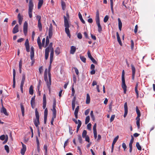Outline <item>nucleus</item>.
Returning <instances> with one entry per match:
<instances>
[{
	"label": "nucleus",
	"instance_id": "obj_1",
	"mask_svg": "<svg viewBox=\"0 0 155 155\" xmlns=\"http://www.w3.org/2000/svg\"><path fill=\"white\" fill-rule=\"evenodd\" d=\"M52 43H50L47 48L45 51V59L47 60L48 57L49 51H51L50 56H54V50L52 47Z\"/></svg>",
	"mask_w": 155,
	"mask_h": 155
},
{
	"label": "nucleus",
	"instance_id": "obj_2",
	"mask_svg": "<svg viewBox=\"0 0 155 155\" xmlns=\"http://www.w3.org/2000/svg\"><path fill=\"white\" fill-rule=\"evenodd\" d=\"M64 25L65 27V31L67 34L68 36L70 38L71 36L70 34V30L69 29V25L68 22V21L65 16H64Z\"/></svg>",
	"mask_w": 155,
	"mask_h": 155
},
{
	"label": "nucleus",
	"instance_id": "obj_3",
	"mask_svg": "<svg viewBox=\"0 0 155 155\" xmlns=\"http://www.w3.org/2000/svg\"><path fill=\"white\" fill-rule=\"evenodd\" d=\"M122 83L121 84V87L123 89L124 93L125 94L127 90V86L125 82V72L124 70H123L122 72Z\"/></svg>",
	"mask_w": 155,
	"mask_h": 155
},
{
	"label": "nucleus",
	"instance_id": "obj_4",
	"mask_svg": "<svg viewBox=\"0 0 155 155\" xmlns=\"http://www.w3.org/2000/svg\"><path fill=\"white\" fill-rule=\"evenodd\" d=\"M34 4L32 0H29L28 4V14L30 18L32 17V12Z\"/></svg>",
	"mask_w": 155,
	"mask_h": 155
},
{
	"label": "nucleus",
	"instance_id": "obj_5",
	"mask_svg": "<svg viewBox=\"0 0 155 155\" xmlns=\"http://www.w3.org/2000/svg\"><path fill=\"white\" fill-rule=\"evenodd\" d=\"M35 116L36 117V119L34 121V123L35 126L38 128H39L38 125L40 124L39 122V113L37 111V109L35 110Z\"/></svg>",
	"mask_w": 155,
	"mask_h": 155
},
{
	"label": "nucleus",
	"instance_id": "obj_6",
	"mask_svg": "<svg viewBox=\"0 0 155 155\" xmlns=\"http://www.w3.org/2000/svg\"><path fill=\"white\" fill-rule=\"evenodd\" d=\"M87 132L86 130H84L82 133V136L83 138L85 139L86 141L87 142H89V137L87 135Z\"/></svg>",
	"mask_w": 155,
	"mask_h": 155
},
{
	"label": "nucleus",
	"instance_id": "obj_7",
	"mask_svg": "<svg viewBox=\"0 0 155 155\" xmlns=\"http://www.w3.org/2000/svg\"><path fill=\"white\" fill-rule=\"evenodd\" d=\"M53 26L52 24H51L50 26L49 29V32H48V36L49 38H51L53 35Z\"/></svg>",
	"mask_w": 155,
	"mask_h": 155
},
{
	"label": "nucleus",
	"instance_id": "obj_8",
	"mask_svg": "<svg viewBox=\"0 0 155 155\" xmlns=\"http://www.w3.org/2000/svg\"><path fill=\"white\" fill-rule=\"evenodd\" d=\"M49 77V81H48V80L47 79V81H45L46 82L47 85L48 87L49 88L50 86V85H51V73H49L48 75Z\"/></svg>",
	"mask_w": 155,
	"mask_h": 155
},
{
	"label": "nucleus",
	"instance_id": "obj_9",
	"mask_svg": "<svg viewBox=\"0 0 155 155\" xmlns=\"http://www.w3.org/2000/svg\"><path fill=\"white\" fill-rule=\"evenodd\" d=\"M25 45L27 51L29 52L30 51V46L29 44V41L28 39H27L26 40Z\"/></svg>",
	"mask_w": 155,
	"mask_h": 155
},
{
	"label": "nucleus",
	"instance_id": "obj_10",
	"mask_svg": "<svg viewBox=\"0 0 155 155\" xmlns=\"http://www.w3.org/2000/svg\"><path fill=\"white\" fill-rule=\"evenodd\" d=\"M22 145V148L21 150V154L22 155H24L25 152L26 150V146L22 143L21 142Z\"/></svg>",
	"mask_w": 155,
	"mask_h": 155
},
{
	"label": "nucleus",
	"instance_id": "obj_11",
	"mask_svg": "<svg viewBox=\"0 0 155 155\" xmlns=\"http://www.w3.org/2000/svg\"><path fill=\"white\" fill-rule=\"evenodd\" d=\"M53 56H50V64L48 68V75H49V73H50V71L51 68V64L53 61Z\"/></svg>",
	"mask_w": 155,
	"mask_h": 155
},
{
	"label": "nucleus",
	"instance_id": "obj_12",
	"mask_svg": "<svg viewBox=\"0 0 155 155\" xmlns=\"http://www.w3.org/2000/svg\"><path fill=\"white\" fill-rule=\"evenodd\" d=\"M28 23L26 21H25L24 24L23 26V31L24 33L26 35L27 31Z\"/></svg>",
	"mask_w": 155,
	"mask_h": 155
},
{
	"label": "nucleus",
	"instance_id": "obj_13",
	"mask_svg": "<svg viewBox=\"0 0 155 155\" xmlns=\"http://www.w3.org/2000/svg\"><path fill=\"white\" fill-rule=\"evenodd\" d=\"M131 69L132 70V78L133 80H134L135 72V68L133 64L131 65Z\"/></svg>",
	"mask_w": 155,
	"mask_h": 155
},
{
	"label": "nucleus",
	"instance_id": "obj_14",
	"mask_svg": "<svg viewBox=\"0 0 155 155\" xmlns=\"http://www.w3.org/2000/svg\"><path fill=\"white\" fill-rule=\"evenodd\" d=\"M18 22L19 25H21L23 19V18L22 16L21 15L20 13H19L18 15Z\"/></svg>",
	"mask_w": 155,
	"mask_h": 155
},
{
	"label": "nucleus",
	"instance_id": "obj_15",
	"mask_svg": "<svg viewBox=\"0 0 155 155\" xmlns=\"http://www.w3.org/2000/svg\"><path fill=\"white\" fill-rule=\"evenodd\" d=\"M18 25H16L13 28L12 32L13 34H15L18 32Z\"/></svg>",
	"mask_w": 155,
	"mask_h": 155
},
{
	"label": "nucleus",
	"instance_id": "obj_16",
	"mask_svg": "<svg viewBox=\"0 0 155 155\" xmlns=\"http://www.w3.org/2000/svg\"><path fill=\"white\" fill-rule=\"evenodd\" d=\"M79 109V106L77 107L75 109L74 114L76 119L78 118V113Z\"/></svg>",
	"mask_w": 155,
	"mask_h": 155
},
{
	"label": "nucleus",
	"instance_id": "obj_17",
	"mask_svg": "<svg viewBox=\"0 0 155 155\" xmlns=\"http://www.w3.org/2000/svg\"><path fill=\"white\" fill-rule=\"evenodd\" d=\"M76 50V47L74 46H72L71 47V50L70 53L71 54H74Z\"/></svg>",
	"mask_w": 155,
	"mask_h": 155
},
{
	"label": "nucleus",
	"instance_id": "obj_18",
	"mask_svg": "<svg viewBox=\"0 0 155 155\" xmlns=\"http://www.w3.org/2000/svg\"><path fill=\"white\" fill-rule=\"evenodd\" d=\"M1 113H3L5 115L8 116V115L6 109L3 106L1 109Z\"/></svg>",
	"mask_w": 155,
	"mask_h": 155
},
{
	"label": "nucleus",
	"instance_id": "obj_19",
	"mask_svg": "<svg viewBox=\"0 0 155 155\" xmlns=\"http://www.w3.org/2000/svg\"><path fill=\"white\" fill-rule=\"evenodd\" d=\"M37 43L38 45L39 49H42V45L41 42V39L39 37L37 38Z\"/></svg>",
	"mask_w": 155,
	"mask_h": 155
},
{
	"label": "nucleus",
	"instance_id": "obj_20",
	"mask_svg": "<svg viewBox=\"0 0 155 155\" xmlns=\"http://www.w3.org/2000/svg\"><path fill=\"white\" fill-rule=\"evenodd\" d=\"M35 96H34L31 98V104L32 107L33 108L35 106Z\"/></svg>",
	"mask_w": 155,
	"mask_h": 155
},
{
	"label": "nucleus",
	"instance_id": "obj_21",
	"mask_svg": "<svg viewBox=\"0 0 155 155\" xmlns=\"http://www.w3.org/2000/svg\"><path fill=\"white\" fill-rule=\"evenodd\" d=\"M116 35H117V41H118L119 43V44L121 46V45H122V43L121 41L120 40V37L119 36V33L118 32H116Z\"/></svg>",
	"mask_w": 155,
	"mask_h": 155
},
{
	"label": "nucleus",
	"instance_id": "obj_22",
	"mask_svg": "<svg viewBox=\"0 0 155 155\" xmlns=\"http://www.w3.org/2000/svg\"><path fill=\"white\" fill-rule=\"evenodd\" d=\"M90 101V97L88 94H87L86 95V103L87 104H89Z\"/></svg>",
	"mask_w": 155,
	"mask_h": 155
},
{
	"label": "nucleus",
	"instance_id": "obj_23",
	"mask_svg": "<svg viewBox=\"0 0 155 155\" xmlns=\"http://www.w3.org/2000/svg\"><path fill=\"white\" fill-rule=\"evenodd\" d=\"M118 21L119 29L120 31H121L122 27V23L120 18H118Z\"/></svg>",
	"mask_w": 155,
	"mask_h": 155
},
{
	"label": "nucleus",
	"instance_id": "obj_24",
	"mask_svg": "<svg viewBox=\"0 0 155 155\" xmlns=\"http://www.w3.org/2000/svg\"><path fill=\"white\" fill-rule=\"evenodd\" d=\"M47 75H48V69L46 68L45 69V73H44V80L45 81H47Z\"/></svg>",
	"mask_w": 155,
	"mask_h": 155
},
{
	"label": "nucleus",
	"instance_id": "obj_25",
	"mask_svg": "<svg viewBox=\"0 0 155 155\" xmlns=\"http://www.w3.org/2000/svg\"><path fill=\"white\" fill-rule=\"evenodd\" d=\"M78 16L79 17V18L81 21V22L84 24L85 23V21H84V20L83 19L82 16L80 13L79 12L78 13Z\"/></svg>",
	"mask_w": 155,
	"mask_h": 155
},
{
	"label": "nucleus",
	"instance_id": "obj_26",
	"mask_svg": "<svg viewBox=\"0 0 155 155\" xmlns=\"http://www.w3.org/2000/svg\"><path fill=\"white\" fill-rule=\"evenodd\" d=\"M136 111L137 115V116L136 118H140L141 116V114L140 111L138 109L137 107H136Z\"/></svg>",
	"mask_w": 155,
	"mask_h": 155
},
{
	"label": "nucleus",
	"instance_id": "obj_27",
	"mask_svg": "<svg viewBox=\"0 0 155 155\" xmlns=\"http://www.w3.org/2000/svg\"><path fill=\"white\" fill-rule=\"evenodd\" d=\"M98 27V31L99 32L101 33L102 31V28L100 24V23H96Z\"/></svg>",
	"mask_w": 155,
	"mask_h": 155
},
{
	"label": "nucleus",
	"instance_id": "obj_28",
	"mask_svg": "<svg viewBox=\"0 0 155 155\" xmlns=\"http://www.w3.org/2000/svg\"><path fill=\"white\" fill-rule=\"evenodd\" d=\"M119 138V136H117L114 139L113 143L112 144V146L114 147V145L117 141Z\"/></svg>",
	"mask_w": 155,
	"mask_h": 155
},
{
	"label": "nucleus",
	"instance_id": "obj_29",
	"mask_svg": "<svg viewBox=\"0 0 155 155\" xmlns=\"http://www.w3.org/2000/svg\"><path fill=\"white\" fill-rule=\"evenodd\" d=\"M78 125L77 126V130H76L77 133L78 132L79 130V129L81 125V121L80 120H78Z\"/></svg>",
	"mask_w": 155,
	"mask_h": 155
},
{
	"label": "nucleus",
	"instance_id": "obj_30",
	"mask_svg": "<svg viewBox=\"0 0 155 155\" xmlns=\"http://www.w3.org/2000/svg\"><path fill=\"white\" fill-rule=\"evenodd\" d=\"M39 2L38 3V9H40L41 6H42L43 2V0H39Z\"/></svg>",
	"mask_w": 155,
	"mask_h": 155
},
{
	"label": "nucleus",
	"instance_id": "obj_31",
	"mask_svg": "<svg viewBox=\"0 0 155 155\" xmlns=\"http://www.w3.org/2000/svg\"><path fill=\"white\" fill-rule=\"evenodd\" d=\"M136 120H137L136 124L138 129H139L140 127V118H136Z\"/></svg>",
	"mask_w": 155,
	"mask_h": 155
},
{
	"label": "nucleus",
	"instance_id": "obj_32",
	"mask_svg": "<svg viewBox=\"0 0 155 155\" xmlns=\"http://www.w3.org/2000/svg\"><path fill=\"white\" fill-rule=\"evenodd\" d=\"M29 93L31 95H32L33 94V86L31 85L29 89Z\"/></svg>",
	"mask_w": 155,
	"mask_h": 155
},
{
	"label": "nucleus",
	"instance_id": "obj_33",
	"mask_svg": "<svg viewBox=\"0 0 155 155\" xmlns=\"http://www.w3.org/2000/svg\"><path fill=\"white\" fill-rule=\"evenodd\" d=\"M110 3L111 9L112 12L113 13H114V11L113 9V0H110Z\"/></svg>",
	"mask_w": 155,
	"mask_h": 155
},
{
	"label": "nucleus",
	"instance_id": "obj_34",
	"mask_svg": "<svg viewBox=\"0 0 155 155\" xmlns=\"http://www.w3.org/2000/svg\"><path fill=\"white\" fill-rule=\"evenodd\" d=\"M49 37L48 36H47L46 38V43H45V47H46L48 45L49 43Z\"/></svg>",
	"mask_w": 155,
	"mask_h": 155
},
{
	"label": "nucleus",
	"instance_id": "obj_35",
	"mask_svg": "<svg viewBox=\"0 0 155 155\" xmlns=\"http://www.w3.org/2000/svg\"><path fill=\"white\" fill-rule=\"evenodd\" d=\"M136 146L137 149L139 150H141L142 148H141V146H140V145L139 144V143L138 142H137L136 143Z\"/></svg>",
	"mask_w": 155,
	"mask_h": 155
},
{
	"label": "nucleus",
	"instance_id": "obj_36",
	"mask_svg": "<svg viewBox=\"0 0 155 155\" xmlns=\"http://www.w3.org/2000/svg\"><path fill=\"white\" fill-rule=\"evenodd\" d=\"M61 6L62 9L64 10L66 8V4L63 1L61 2Z\"/></svg>",
	"mask_w": 155,
	"mask_h": 155
},
{
	"label": "nucleus",
	"instance_id": "obj_37",
	"mask_svg": "<svg viewBox=\"0 0 155 155\" xmlns=\"http://www.w3.org/2000/svg\"><path fill=\"white\" fill-rule=\"evenodd\" d=\"M90 117L89 116H88L86 117V119H85V124H88L89 123V122L90 121Z\"/></svg>",
	"mask_w": 155,
	"mask_h": 155
},
{
	"label": "nucleus",
	"instance_id": "obj_38",
	"mask_svg": "<svg viewBox=\"0 0 155 155\" xmlns=\"http://www.w3.org/2000/svg\"><path fill=\"white\" fill-rule=\"evenodd\" d=\"M60 48L59 47L57 48L54 51L55 53L58 55L60 54Z\"/></svg>",
	"mask_w": 155,
	"mask_h": 155
},
{
	"label": "nucleus",
	"instance_id": "obj_39",
	"mask_svg": "<svg viewBox=\"0 0 155 155\" xmlns=\"http://www.w3.org/2000/svg\"><path fill=\"white\" fill-rule=\"evenodd\" d=\"M51 110L53 112V115L56 116V108H52Z\"/></svg>",
	"mask_w": 155,
	"mask_h": 155
},
{
	"label": "nucleus",
	"instance_id": "obj_40",
	"mask_svg": "<svg viewBox=\"0 0 155 155\" xmlns=\"http://www.w3.org/2000/svg\"><path fill=\"white\" fill-rule=\"evenodd\" d=\"M90 115L92 120L94 121L95 120V117L93 115V111H91L90 113Z\"/></svg>",
	"mask_w": 155,
	"mask_h": 155
},
{
	"label": "nucleus",
	"instance_id": "obj_41",
	"mask_svg": "<svg viewBox=\"0 0 155 155\" xmlns=\"http://www.w3.org/2000/svg\"><path fill=\"white\" fill-rule=\"evenodd\" d=\"M16 75V71L15 70L13 69V81H15V77Z\"/></svg>",
	"mask_w": 155,
	"mask_h": 155
},
{
	"label": "nucleus",
	"instance_id": "obj_42",
	"mask_svg": "<svg viewBox=\"0 0 155 155\" xmlns=\"http://www.w3.org/2000/svg\"><path fill=\"white\" fill-rule=\"evenodd\" d=\"M80 58L81 60L84 63L86 62V59L83 56H80Z\"/></svg>",
	"mask_w": 155,
	"mask_h": 155
},
{
	"label": "nucleus",
	"instance_id": "obj_43",
	"mask_svg": "<svg viewBox=\"0 0 155 155\" xmlns=\"http://www.w3.org/2000/svg\"><path fill=\"white\" fill-rule=\"evenodd\" d=\"M38 27L40 31H41L42 30V25L41 23H38Z\"/></svg>",
	"mask_w": 155,
	"mask_h": 155
},
{
	"label": "nucleus",
	"instance_id": "obj_44",
	"mask_svg": "<svg viewBox=\"0 0 155 155\" xmlns=\"http://www.w3.org/2000/svg\"><path fill=\"white\" fill-rule=\"evenodd\" d=\"M56 116L53 115L52 117L51 118V124L52 125H53V122L54 119L56 118Z\"/></svg>",
	"mask_w": 155,
	"mask_h": 155
},
{
	"label": "nucleus",
	"instance_id": "obj_45",
	"mask_svg": "<svg viewBox=\"0 0 155 155\" xmlns=\"http://www.w3.org/2000/svg\"><path fill=\"white\" fill-rule=\"evenodd\" d=\"M109 19V17L108 16L106 15L104 18V22L106 23V22Z\"/></svg>",
	"mask_w": 155,
	"mask_h": 155
},
{
	"label": "nucleus",
	"instance_id": "obj_46",
	"mask_svg": "<svg viewBox=\"0 0 155 155\" xmlns=\"http://www.w3.org/2000/svg\"><path fill=\"white\" fill-rule=\"evenodd\" d=\"M30 54H30L31 59V60H32L34 57V52H32V51H31Z\"/></svg>",
	"mask_w": 155,
	"mask_h": 155
},
{
	"label": "nucleus",
	"instance_id": "obj_47",
	"mask_svg": "<svg viewBox=\"0 0 155 155\" xmlns=\"http://www.w3.org/2000/svg\"><path fill=\"white\" fill-rule=\"evenodd\" d=\"M5 148L6 152L8 153L9 152V148L8 146L6 145L5 146Z\"/></svg>",
	"mask_w": 155,
	"mask_h": 155
},
{
	"label": "nucleus",
	"instance_id": "obj_48",
	"mask_svg": "<svg viewBox=\"0 0 155 155\" xmlns=\"http://www.w3.org/2000/svg\"><path fill=\"white\" fill-rule=\"evenodd\" d=\"M124 111H128L127 103L125 102L124 104Z\"/></svg>",
	"mask_w": 155,
	"mask_h": 155
},
{
	"label": "nucleus",
	"instance_id": "obj_49",
	"mask_svg": "<svg viewBox=\"0 0 155 155\" xmlns=\"http://www.w3.org/2000/svg\"><path fill=\"white\" fill-rule=\"evenodd\" d=\"M131 48L132 50H133L134 47V42L133 40H131Z\"/></svg>",
	"mask_w": 155,
	"mask_h": 155
},
{
	"label": "nucleus",
	"instance_id": "obj_50",
	"mask_svg": "<svg viewBox=\"0 0 155 155\" xmlns=\"http://www.w3.org/2000/svg\"><path fill=\"white\" fill-rule=\"evenodd\" d=\"M6 138V136L3 135L0 136V139L2 140H3Z\"/></svg>",
	"mask_w": 155,
	"mask_h": 155
},
{
	"label": "nucleus",
	"instance_id": "obj_51",
	"mask_svg": "<svg viewBox=\"0 0 155 155\" xmlns=\"http://www.w3.org/2000/svg\"><path fill=\"white\" fill-rule=\"evenodd\" d=\"M78 139L79 140V142L81 143H82V139L81 136L80 135L78 136Z\"/></svg>",
	"mask_w": 155,
	"mask_h": 155
},
{
	"label": "nucleus",
	"instance_id": "obj_52",
	"mask_svg": "<svg viewBox=\"0 0 155 155\" xmlns=\"http://www.w3.org/2000/svg\"><path fill=\"white\" fill-rule=\"evenodd\" d=\"M115 115H113L111 116V117L110 118V122H111L112 121H113L114 120L115 117Z\"/></svg>",
	"mask_w": 155,
	"mask_h": 155
},
{
	"label": "nucleus",
	"instance_id": "obj_53",
	"mask_svg": "<svg viewBox=\"0 0 155 155\" xmlns=\"http://www.w3.org/2000/svg\"><path fill=\"white\" fill-rule=\"evenodd\" d=\"M48 110L47 108H46L44 111V116H47Z\"/></svg>",
	"mask_w": 155,
	"mask_h": 155
},
{
	"label": "nucleus",
	"instance_id": "obj_54",
	"mask_svg": "<svg viewBox=\"0 0 155 155\" xmlns=\"http://www.w3.org/2000/svg\"><path fill=\"white\" fill-rule=\"evenodd\" d=\"M95 20L96 23H100L99 17H96Z\"/></svg>",
	"mask_w": 155,
	"mask_h": 155
},
{
	"label": "nucleus",
	"instance_id": "obj_55",
	"mask_svg": "<svg viewBox=\"0 0 155 155\" xmlns=\"http://www.w3.org/2000/svg\"><path fill=\"white\" fill-rule=\"evenodd\" d=\"M56 105V100L54 99V102H53V105L52 108H55Z\"/></svg>",
	"mask_w": 155,
	"mask_h": 155
},
{
	"label": "nucleus",
	"instance_id": "obj_56",
	"mask_svg": "<svg viewBox=\"0 0 155 155\" xmlns=\"http://www.w3.org/2000/svg\"><path fill=\"white\" fill-rule=\"evenodd\" d=\"M87 55L88 57V58L91 59V58H92L93 57L91 55V54L90 52L89 51H88L87 52Z\"/></svg>",
	"mask_w": 155,
	"mask_h": 155
},
{
	"label": "nucleus",
	"instance_id": "obj_57",
	"mask_svg": "<svg viewBox=\"0 0 155 155\" xmlns=\"http://www.w3.org/2000/svg\"><path fill=\"white\" fill-rule=\"evenodd\" d=\"M71 90H72V94H71V96H74V94H75V90L74 88V87H72L71 88Z\"/></svg>",
	"mask_w": 155,
	"mask_h": 155
},
{
	"label": "nucleus",
	"instance_id": "obj_58",
	"mask_svg": "<svg viewBox=\"0 0 155 155\" xmlns=\"http://www.w3.org/2000/svg\"><path fill=\"white\" fill-rule=\"evenodd\" d=\"M122 146L123 148L124 149V150L125 151L127 148L126 144H125V143H122Z\"/></svg>",
	"mask_w": 155,
	"mask_h": 155
},
{
	"label": "nucleus",
	"instance_id": "obj_59",
	"mask_svg": "<svg viewBox=\"0 0 155 155\" xmlns=\"http://www.w3.org/2000/svg\"><path fill=\"white\" fill-rule=\"evenodd\" d=\"M90 111V109H87L86 110L84 113V114L85 115H87L88 114Z\"/></svg>",
	"mask_w": 155,
	"mask_h": 155
},
{
	"label": "nucleus",
	"instance_id": "obj_60",
	"mask_svg": "<svg viewBox=\"0 0 155 155\" xmlns=\"http://www.w3.org/2000/svg\"><path fill=\"white\" fill-rule=\"evenodd\" d=\"M135 92H136V93L137 94V97H138V91L137 90V86L135 87Z\"/></svg>",
	"mask_w": 155,
	"mask_h": 155
},
{
	"label": "nucleus",
	"instance_id": "obj_61",
	"mask_svg": "<svg viewBox=\"0 0 155 155\" xmlns=\"http://www.w3.org/2000/svg\"><path fill=\"white\" fill-rule=\"evenodd\" d=\"M77 37L78 38L81 39L82 38V35L80 33H78V34Z\"/></svg>",
	"mask_w": 155,
	"mask_h": 155
},
{
	"label": "nucleus",
	"instance_id": "obj_62",
	"mask_svg": "<svg viewBox=\"0 0 155 155\" xmlns=\"http://www.w3.org/2000/svg\"><path fill=\"white\" fill-rule=\"evenodd\" d=\"M69 131L70 134H73V131L72 130V127H69Z\"/></svg>",
	"mask_w": 155,
	"mask_h": 155
},
{
	"label": "nucleus",
	"instance_id": "obj_63",
	"mask_svg": "<svg viewBox=\"0 0 155 155\" xmlns=\"http://www.w3.org/2000/svg\"><path fill=\"white\" fill-rule=\"evenodd\" d=\"M94 134L95 139H96L97 138V132L96 131H94Z\"/></svg>",
	"mask_w": 155,
	"mask_h": 155
},
{
	"label": "nucleus",
	"instance_id": "obj_64",
	"mask_svg": "<svg viewBox=\"0 0 155 155\" xmlns=\"http://www.w3.org/2000/svg\"><path fill=\"white\" fill-rule=\"evenodd\" d=\"M22 61L20 60L19 63V68H22Z\"/></svg>",
	"mask_w": 155,
	"mask_h": 155
}]
</instances>
